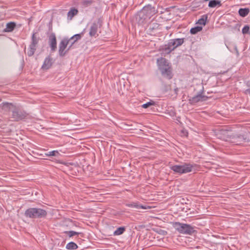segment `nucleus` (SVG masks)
Returning a JSON list of instances; mask_svg holds the SVG:
<instances>
[{
	"label": "nucleus",
	"instance_id": "obj_1",
	"mask_svg": "<svg viewBox=\"0 0 250 250\" xmlns=\"http://www.w3.org/2000/svg\"><path fill=\"white\" fill-rule=\"evenodd\" d=\"M156 13L154 7L148 5L144 7L135 16V20L139 25H144Z\"/></svg>",
	"mask_w": 250,
	"mask_h": 250
},
{
	"label": "nucleus",
	"instance_id": "obj_2",
	"mask_svg": "<svg viewBox=\"0 0 250 250\" xmlns=\"http://www.w3.org/2000/svg\"><path fill=\"white\" fill-rule=\"evenodd\" d=\"M185 38H177L170 40L167 44L160 47L159 51L162 55L166 56L170 54L177 47L182 45L185 42Z\"/></svg>",
	"mask_w": 250,
	"mask_h": 250
},
{
	"label": "nucleus",
	"instance_id": "obj_3",
	"mask_svg": "<svg viewBox=\"0 0 250 250\" xmlns=\"http://www.w3.org/2000/svg\"><path fill=\"white\" fill-rule=\"evenodd\" d=\"M3 107L12 112L11 118L13 121L18 122L25 119L27 116V114L25 112L21 111L11 103H4Z\"/></svg>",
	"mask_w": 250,
	"mask_h": 250
},
{
	"label": "nucleus",
	"instance_id": "obj_4",
	"mask_svg": "<svg viewBox=\"0 0 250 250\" xmlns=\"http://www.w3.org/2000/svg\"><path fill=\"white\" fill-rule=\"evenodd\" d=\"M47 215V211L41 208H30L24 212L25 217L32 219L44 218Z\"/></svg>",
	"mask_w": 250,
	"mask_h": 250
},
{
	"label": "nucleus",
	"instance_id": "obj_5",
	"mask_svg": "<svg viewBox=\"0 0 250 250\" xmlns=\"http://www.w3.org/2000/svg\"><path fill=\"white\" fill-rule=\"evenodd\" d=\"M195 165H193L190 163H184L183 165H175L170 167V168L175 173L180 175L187 173L192 171Z\"/></svg>",
	"mask_w": 250,
	"mask_h": 250
},
{
	"label": "nucleus",
	"instance_id": "obj_6",
	"mask_svg": "<svg viewBox=\"0 0 250 250\" xmlns=\"http://www.w3.org/2000/svg\"><path fill=\"white\" fill-rule=\"evenodd\" d=\"M173 227L180 233L191 235L195 231L193 227L187 224L175 222Z\"/></svg>",
	"mask_w": 250,
	"mask_h": 250
},
{
	"label": "nucleus",
	"instance_id": "obj_7",
	"mask_svg": "<svg viewBox=\"0 0 250 250\" xmlns=\"http://www.w3.org/2000/svg\"><path fill=\"white\" fill-rule=\"evenodd\" d=\"M216 135L219 139L222 140L230 142L232 133L230 127L224 126L217 130Z\"/></svg>",
	"mask_w": 250,
	"mask_h": 250
},
{
	"label": "nucleus",
	"instance_id": "obj_8",
	"mask_svg": "<svg viewBox=\"0 0 250 250\" xmlns=\"http://www.w3.org/2000/svg\"><path fill=\"white\" fill-rule=\"evenodd\" d=\"M37 33L36 32L32 34L31 42L27 49V52H26V47L24 48L25 53H26L29 57H31L34 54L35 52L37 49L39 42L41 40V38L37 36Z\"/></svg>",
	"mask_w": 250,
	"mask_h": 250
},
{
	"label": "nucleus",
	"instance_id": "obj_9",
	"mask_svg": "<svg viewBox=\"0 0 250 250\" xmlns=\"http://www.w3.org/2000/svg\"><path fill=\"white\" fill-rule=\"evenodd\" d=\"M103 21L101 18H99L97 21L93 22L90 26L89 35L90 37L96 38L99 36L98 30L102 26Z\"/></svg>",
	"mask_w": 250,
	"mask_h": 250
},
{
	"label": "nucleus",
	"instance_id": "obj_10",
	"mask_svg": "<svg viewBox=\"0 0 250 250\" xmlns=\"http://www.w3.org/2000/svg\"><path fill=\"white\" fill-rule=\"evenodd\" d=\"M204 89L203 88L198 92V93L192 97H190L188 101L189 103L191 104H195L199 102H204L207 100L208 97L204 95Z\"/></svg>",
	"mask_w": 250,
	"mask_h": 250
},
{
	"label": "nucleus",
	"instance_id": "obj_11",
	"mask_svg": "<svg viewBox=\"0 0 250 250\" xmlns=\"http://www.w3.org/2000/svg\"><path fill=\"white\" fill-rule=\"evenodd\" d=\"M250 140L247 134L232 135L230 142L237 145H240L243 143L249 142Z\"/></svg>",
	"mask_w": 250,
	"mask_h": 250
},
{
	"label": "nucleus",
	"instance_id": "obj_12",
	"mask_svg": "<svg viewBox=\"0 0 250 250\" xmlns=\"http://www.w3.org/2000/svg\"><path fill=\"white\" fill-rule=\"evenodd\" d=\"M69 40L67 38H63L59 44V54L60 57H63L67 53L66 47L69 44Z\"/></svg>",
	"mask_w": 250,
	"mask_h": 250
},
{
	"label": "nucleus",
	"instance_id": "obj_13",
	"mask_svg": "<svg viewBox=\"0 0 250 250\" xmlns=\"http://www.w3.org/2000/svg\"><path fill=\"white\" fill-rule=\"evenodd\" d=\"M157 64L160 71L171 65L168 60L163 57H160L157 59Z\"/></svg>",
	"mask_w": 250,
	"mask_h": 250
},
{
	"label": "nucleus",
	"instance_id": "obj_14",
	"mask_svg": "<svg viewBox=\"0 0 250 250\" xmlns=\"http://www.w3.org/2000/svg\"><path fill=\"white\" fill-rule=\"evenodd\" d=\"M48 42L51 52L55 51L57 49V40L54 33H52L49 36Z\"/></svg>",
	"mask_w": 250,
	"mask_h": 250
},
{
	"label": "nucleus",
	"instance_id": "obj_15",
	"mask_svg": "<svg viewBox=\"0 0 250 250\" xmlns=\"http://www.w3.org/2000/svg\"><path fill=\"white\" fill-rule=\"evenodd\" d=\"M162 76L168 80H170L172 78L173 74L172 73V68L171 65L169 66L166 68L160 71Z\"/></svg>",
	"mask_w": 250,
	"mask_h": 250
},
{
	"label": "nucleus",
	"instance_id": "obj_16",
	"mask_svg": "<svg viewBox=\"0 0 250 250\" xmlns=\"http://www.w3.org/2000/svg\"><path fill=\"white\" fill-rule=\"evenodd\" d=\"M52 63V58L50 56H48L45 59L42 68L43 70H47L51 67Z\"/></svg>",
	"mask_w": 250,
	"mask_h": 250
},
{
	"label": "nucleus",
	"instance_id": "obj_17",
	"mask_svg": "<svg viewBox=\"0 0 250 250\" xmlns=\"http://www.w3.org/2000/svg\"><path fill=\"white\" fill-rule=\"evenodd\" d=\"M160 24L155 21H152L148 25V30L150 32H153L159 29Z\"/></svg>",
	"mask_w": 250,
	"mask_h": 250
},
{
	"label": "nucleus",
	"instance_id": "obj_18",
	"mask_svg": "<svg viewBox=\"0 0 250 250\" xmlns=\"http://www.w3.org/2000/svg\"><path fill=\"white\" fill-rule=\"evenodd\" d=\"M126 207L132 208H135L137 209H146L147 208L146 206L139 205L137 202H131L125 204Z\"/></svg>",
	"mask_w": 250,
	"mask_h": 250
},
{
	"label": "nucleus",
	"instance_id": "obj_19",
	"mask_svg": "<svg viewBox=\"0 0 250 250\" xmlns=\"http://www.w3.org/2000/svg\"><path fill=\"white\" fill-rule=\"evenodd\" d=\"M84 32H82L80 34H77L73 35L70 39H68V40H69V42H71L72 44H74L75 42L77 41L80 40L83 35Z\"/></svg>",
	"mask_w": 250,
	"mask_h": 250
},
{
	"label": "nucleus",
	"instance_id": "obj_20",
	"mask_svg": "<svg viewBox=\"0 0 250 250\" xmlns=\"http://www.w3.org/2000/svg\"><path fill=\"white\" fill-rule=\"evenodd\" d=\"M16 26V23L14 22H10L6 24V28L4 31L6 32H10L13 31Z\"/></svg>",
	"mask_w": 250,
	"mask_h": 250
},
{
	"label": "nucleus",
	"instance_id": "obj_21",
	"mask_svg": "<svg viewBox=\"0 0 250 250\" xmlns=\"http://www.w3.org/2000/svg\"><path fill=\"white\" fill-rule=\"evenodd\" d=\"M79 11L77 9L75 8H71L67 13V18L69 20H72V18L78 13Z\"/></svg>",
	"mask_w": 250,
	"mask_h": 250
},
{
	"label": "nucleus",
	"instance_id": "obj_22",
	"mask_svg": "<svg viewBox=\"0 0 250 250\" xmlns=\"http://www.w3.org/2000/svg\"><path fill=\"white\" fill-rule=\"evenodd\" d=\"M222 5L220 0H211L209 1L208 7L210 8H214L216 6H221Z\"/></svg>",
	"mask_w": 250,
	"mask_h": 250
},
{
	"label": "nucleus",
	"instance_id": "obj_23",
	"mask_svg": "<svg viewBox=\"0 0 250 250\" xmlns=\"http://www.w3.org/2000/svg\"><path fill=\"white\" fill-rule=\"evenodd\" d=\"M250 13V9L248 8H240L238 10L239 15L242 17H245Z\"/></svg>",
	"mask_w": 250,
	"mask_h": 250
},
{
	"label": "nucleus",
	"instance_id": "obj_24",
	"mask_svg": "<svg viewBox=\"0 0 250 250\" xmlns=\"http://www.w3.org/2000/svg\"><path fill=\"white\" fill-rule=\"evenodd\" d=\"M78 247L77 245L73 242L68 243L66 246V249L70 250H76Z\"/></svg>",
	"mask_w": 250,
	"mask_h": 250
},
{
	"label": "nucleus",
	"instance_id": "obj_25",
	"mask_svg": "<svg viewBox=\"0 0 250 250\" xmlns=\"http://www.w3.org/2000/svg\"><path fill=\"white\" fill-rule=\"evenodd\" d=\"M125 230V227H121L118 228L113 233L114 235H120L122 234Z\"/></svg>",
	"mask_w": 250,
	"mask_h": 250
},
{
	"label": "nucleus",
	"instance_id": "obj_26",
	"mask_svg": "<svg viewBox=\"0 0 250 250\" xmlns=\"http://www.w3.org/2000/svg\"><path fill=\"white\" fill-rule=\"evenodd\" d=\"M208 15L205 14L202 16L201 18L198 20L197 23L199 24L205 25L208 19Z\"/></svg>",
	"mask_w": 250,
	"mask_h": 250
},
{
	"label": "nucleus",
	"instance_id": "obj_27",
	"mask_svg": "<svg viewBox=\"0 0 250 250\" xmlns=\"http://www.w3.org/2000/svg\"><path fill=\"white\" fill-rule=\"evenodd\" d=\"M202 26H196L193 28H191L190 30V33L191 34H196L198 32L201 31L202 30Z\"/></svg>",
	"mask_w": 250,
	"mask_h": 250
},
{
	"label": "nucleus",
	"instance_id": "obj_28",
	"mask_svg": "<svg viewBox=\"0 0 250 250\" xmlns=\"http://www.w3.org/2000/svg\"><path fill=\"white\" fill-rule=\"evenodd\" d=\"M60 155V153L57 150H53L45 153V155L47 156H56L58 157Z\"/></svg>",
	"mask_w": 250,
	"mask_h": 250
},
{
	"label": "nucleus",
	"instance_id": "obj_29",
	"mask_svg": "<svg viewBox=\"0 0 250 250\" xmlns=\"http://www.w3.org/2000/svg\"><path fill=\"white\" fill-rule=\"evenodd\" d=\"M93 2V0H84L82 1V5L86 7L91 5Z\"/></svg>",
	"mask_w": 250,
	"mask_h": 250
},
{
	"label": "nucleus",
	"instance_id": "obj_30",
	"mask_svg": "<svg viewBox=\"0 0 250 250\" xmlns=\"http://www.w3.org/2000/svg\"><path fill=\"white\" fill-rule=\"evenodd\" d=\"M65 234H67L69 237H71L75 235H79L81 233L76 232L75 231H65L64 232Z\"/></svg>",
	"mask_w": 250,
	"mask_h": 250
},
{
	"label": "nucleus",
	"instance_id": "obj_31",
	"mask_svg": "<svg viewBox=\"0 0 250 250\" xmlns=\"http://www.w3.org/2000/svg\"><path fill=\"white\" fill-rule=\"evenodd\" d=\"M155 103L154 102L151 101H150L149 102H147V103H146V104H143L142 105V107L144 108H147V107H149V106H150L151 105H155Z\"/></svg>",
	"mask_w": 250,
	"mask_h": 250
},
{
	"label": "nucleus",
	"instance_id": "obj_32",
	"mask_svg": "<svg viewBox=\"0 0 250 250\" xmlns=\"http://www.w3.org/2000/svg\"><path fill=\"white\" fill-rule=\"evenodd\" d=\"M249 30H250L249 26L248 25H246L243 28L242 32L243 34H250V33L249 32Z\"/></svg>",
	"mask_w": 250,
	"mask_h": 250
},
{
	"label": "nucleus",
	"instance_id": "obj_33",
	"mask_svg": "<svg viewBox=\"0 0 250 250\" xmlns=\"http://www.w3.org/2000/svg\"><path fill=\"white\" fill-rule=\"evenodd\" d=\"M171 89L170 85H167L165 86L164 91L167 92Z\"/></svg>",
	"mask_w": 250,
	"mask_h": 250
},
{
	"label": "nucleus",
	"instance_id": "obj_34",
	"mask_svg": "<svg viewBox=\"0 0 250 250\" xmlns=\"http://www.w3.org/2000/svg\"><path fill=\"white\" fill-rule=\"evenodd\" d=\"M181 133L183 134V136H188V132L186 130H182Z\"/></svg>",
	"mask_w": 250,
	"mask_h": 250
},
{
	"label": "nucleus",
	"instance_id": "obj_35",
	"mask_svg": "<svg viewBox=\"0 0 250 250\" xmlns=\"http://www.w3.org/2000/svg\"><path fill=\"white\" fill-rule=\"evenodd\" d=\"M175 94L177 95L178 94V88L177 87L175 88L174 89Z\"/></svg>",
	"mask_w": 250,
	"mask_h": 250
},
{
	"label": "nucleus",
	"instance_id": "obj_36",
	"mask_svg": "<svg viewBox=\"0 0 250 250\" xmlns=\"http://www.w3.org/2000/svg\"><path fill=\"white\" fill-rule=\"evenodd\" d=\"M73 44H72V42H71V44L70 45V46L68 47V48L66 49V50H67V52H68V51L71 49V48L72 47V45Z\"/></svg>",
	"mask_w": 250,
	"mask_h": 250
}]
</instances>
